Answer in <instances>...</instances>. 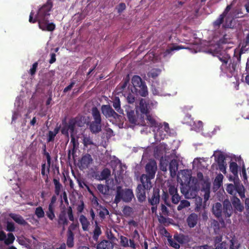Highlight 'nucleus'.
<instances>
[{
    "label": "nucleus",
    "instance_id": "nucleus-1",
    "mask_svg": "<svg viewBox=\"0 0 249 249\" xmlns=\"http://www.w3.org/2000/svg\"><path fill=\"white\" fill-rule=\"evenodd\" d=\"M232 3L228 5L224 11L213 22L212 25L215 30L233 29L235 26V18L243 17L242 9L234 8L231 10Z\"/></svg>",
    "mask_w": 249,
    "mask_h": 249
},
{
    "label": "nucleus",
    "instance_id": "nucleus-2",
    "mask_svg": "<svg viewBox=\"0 0 249 249\" xmlns=\"http://www.w3.org/2000/svg\"><path fill=\"white\" fill-rule=\"evenodd\" d=\"M227 192L232 196L230 197V201L234 210V213L241 214L244 210V206L240 199L236 195L238 194L241 199L245 198V189L242 183L239 180H234V184H228L226 188Z\"/></svg>",
    "mask_w": 249,
    "mask_h": 249
},
{
    "label": "nucleus",
    "instance_id": "nucleus-3",
    "mask_svg": "<svg viewBox=\"0 0 249 249\" xmlns=\"http://www.w3.org/2000/svg\"><path fill=\"white\" fill-rule=\"evenodd\" d=\"M212 212L216 217L221 218L222 219L229 218L234 213L231 203L228 199H225L222 204L219 202L215 203L213 206ZM222 222L224 223L223 220Z\"/></svg>",
    "mask_w": 249,
    "mask_h": 249
},
{
    "label": "nucleus",
    "instance_id": "nucleus-4",
    "mask_svg": "<svg viewBox=\"0 0 249 249\" xmlns=\"http://www.w3.org/2000/svg\"><path fill=\"white\" fill-rule=\"evenodd\" d=\"M69 220L72 222L74 220L72 209L71 206H69L67 208L64 206L61 208L57 215L56 219L57 227L61 228L62 231H64L66 226L69 224Z\"/></svg>",
    "mask_w": 249,
    "mask_h": 249
},
{
    "label": "nucleus",
    "instance_id": "nucleus-5",
    "mask_svg": "<svg viewBox=\"0 0 249 249\" xmlns=\"http://www.w3.org/2000/svg\"><path fill=\"white\" fill-rule=\"evenodd\" d=\"M131 83L133 86L134 92L138 95L146 97L148 95V89L145 82L142 80L141 77L138 75H134L131 79ZM133 92V90L131 89Z\"/></svg>",
    "mask_w": 249,
    "mask_h": 249
},
{
    "label": "nucleus",
    "instance_id": "nucleus-6",
    "mask_svg": "<svg viewBox=\"0 0 249 249\" xmlns=\"http://www.w3.org/2000/svg\"><path fill=\"white\" fill-rule=\"evenodd\" d=\"M134 197L132 190L130 189H123L121 186H118L116 188V193L114 202L117 204L121 200L125 202H130Z\"/></svg>",
    "mask_w": 249,
    "mask_h": 249
},
{
    "label": "nucleus",
    "instance_id": "nucleus-7",
    "mask_svg": "<svg viewBox=\"0 0 249 249\" xmlns=\"http://www.w3.org/2000/svg\"><path fill=\"white\" fill-rule=\"evenodd\" d=\"M157 170V165L156 161L154 160L149 161L145 165L146 174H142L141 176L140 180L151 183V179L155 178Z\"/></svg>",
    "mask_w": 249,
    "mask_h": 249
},
{
    "label": "nucleus",
    "instance_id": "nucleus-8",
    "mask_svg": "<svg viewBox=\"0 0 249 249\" xmlns=\"http://www.w3.org/2000/svg\"><path fill=\"white\" fill-rule=\"evenodd\" d=\"M142 184L138 185L136 189V195L139 202L142 203L146 200V190H150L152 187V183L140 180Z\"/></svg>",
    "mask_w": 249,
    "mask_h": 249
},
{
    "label": "nucleus",
    "instance_id": "nucleus-9",
    "mask_svg": "<svg viewBox=\"0 0 249 249\" xmlns=\"http://www.w3.org/2000/svg\"><path fill=\"white\" fill-rule=\"evenodd\" d=\"M190 180L188 181L187 184L180 183V190L181 193L184 195L186 198L191 199L196 197L197 194V189L196 187L190 186L189 185Z\"/></svg>",
    "mask_w": 249,
    "mask_h": 249
},
{
    "label": "nucleus",
    "instance_id": "nucleus-10",
    "mask_svg": "<svg viewBox=\"0 0 249 249\" xmlns=\"http://www.w3.org/2000/svg\"><path fill=\"white\" fill-rule=\"evenodd\" d=\"M168 192L170 196H171L172 202L173 203L177 204L180 200V196H179L178 189L175 185H170L169 186Z\"/></svg>",
    "mask_w": 249,
    "mask_h": 249
},
{
    "label": "nucleus",
    "instance_id": "nucleus-11",
    "mask_svg": "<svg viewBox=\"0 0 249 249\" xmlns=\"http://www.w3.org/2000/svg\"><path fill=\"white\" fill-rule=\"evenodd\" d=\"M93 161L91 156L89 154H86L82 157L80 160V168L82 169H85L89 168L90 163Z\"/></svg>",
    "mask_w": 249,
    "mask_h": 249
},
{
    "label": "nucleus",
    "instance_id": "nucleus-12",
    "mask_svg": "<svg viewBox=\"0 0 249 249\" xmlns=\"http://www.w3.org/2000/svg\"><path fill=\"white\" fill-rule=\"evenodd\" d=\"M160 191L159 189L154 188L151 196L148 197V202L152 206L157 205L159 203L160 200Z\"/></svg>",
    "mask_w": 249,
    "mask_h": 249
},
{
    "label": "nucleus",
    "instance_id": "nucleus-13",
    "mask_svg": "<svg viewBox=\"0 0 249 249\" xmlns=\"http://www.w3.org/2000/svg\"><path fill=\"white\" fill-rule=\"evenodd\" d=\"M89 125L92 134H97L102 130V122L92 121L89 123Z\"/></svg>",
    "mask_w": 249,
    "mask_h": 249
},
{
    "label": "nucleus",
    "instance_id": "nucleus-14",
    "mask_svg": "<svg viewBox=\"0 0 249 249\" xmlns=\"http://www.w3.org/2000/svg\"><path fill=\"white\" fill-rule=\"evenodd\" d=\"M125 112L129 123L132 124H137V116L136 115L134 110L129 107H127L125 108Z\"/></svg>",
    "mask_w": 249,
    "mask_h": 249
},
{
    "label": "nucleus",
    "instance_id": "nucleus-15",
    "mask_svg": "<svg viewBox=\"0 0 249 249\" xmlns=\"http://www.w3.org/2000/svg\"><path fill=\"white\" fill-rule=\"evenodd\" d=\"M80 118L78 117L72 118L70 119L68 123H67L66 121H64V124L68 127V129H70L71 134H73L75 126H76V124L79 122Z\"/></svg>",
    "mask_w": 249,
    "mask_h": 249
},
{
    "label": "nucleus",
    "instance_id": "nucleus-16",
    "mask_svg": "<svg viewBox=\"0 0 249 249\" xmlns=\"http://www.w3.org/2000/svg\"><path fill=\"white\" fill-rule=\"evenodd\" d=\"M183 48L184 47L181 45L172 44L171 46H168L167 49L163 52V56L164 57H168L172 54V52L174 51H178Z\"/></svg>",
    "mask_w": 249,
    "mask_h": 249
},
{
    "label": "nucleus",
    "instance_id": "nucleus-17",
    "mask_svg": "<svg viewBox=\"0 0 249 249\" xmlns=\"http://www.w3.org/2000/svg\"><path fill=\"white\" fill-rule=\"evenodd\" d=\"M114 247L113 243L107 240H103L96 245L97 249H112Z\"/></svg>",
    "mask_w": 249,
    "mask_h": 249
},
{
    "label": "nucleus",
    "instance_id": "nucleus-18",
    "mask_svg": "<svg viewBox=\"0 0 249 249\" xmlns=\"http://www.w3.org/2000/svg\"><path fill=\"white\" fill-rule=\"evenodd\" d=\"M178 164L177 160L173 159L169 163V171L170 175L172 177H174L177 174L178 170Z\"/></svg>",
    "mask_w": 249,
    "mask_h": 249
},
{
    "label": "nucleus",
    "instance_id": "nucleus-19",
    "mask_svg": "<svg viewBox=\"0 0 249 249\" xmlns=\"http://www.w3.org/2000/svg\"><path fill=\"white\" fill-rule=\"evenodd\" d=\"M197 221L198 215L195 213H192L190 214L187 219V222L190 228H194L196 226Z\"/></svg>",
    "mask_w": 249,
    "mask_h": 249
},
{
    "label": "nucleus",
    "instance_id": "nucleus-20",
    "mask_svg": "<svg viewBox=\"0 0 249 249\" xmlns=\"http://www.w3.org/2000/svg\"><path fill=\"white\" fill-rule=\"evenodd\" d=\"M112 106L120 114H124V110L121 107V101L118 96H115L112 98Z\"/></svg>",
    "mask_w": 249,
    "mask_h": 249
},
{
    "label": "nucleus",
    "instance_id": "nucleus-21",
    "mask_svg": "<svg viewBox=\"0 0 249 249\" xmlns=\"http://www.w3.org/2000/svg\"><path fill=\"white\" fill-rule=\"evenodd\" d=\"M140 106L139 110L142 113V115H147L149 113L148 108V105L146 103L144 99H142L140 101Z\"/></svg>",
    "mask_w": 249,
    "mask_h": 249
},
{
    "label": "nucleus",
    "instance_id": "nucleus-22",
    "mask_svg": "<svg viewBox=\"0 0 249 249\" xmlns=\"http://www.w3.org/2000/svg\"><path fill=\"white\" fill-rule=\"evenodd\" d=\"M114 110L109 105H103L101 107L102 113L106 118H110Z\"/></svg>",
    "mask_w": 249,
    "mask_h": 249
},
{
    "label": "nucleus",
    "instance_id": "nucleus-23",
    "mask_svg": "<svg viewBox=\"0 0 249 249\" xmlns=\"http://www.w3.org/2000/svg\"><path fill=\"white\" fill-rule=\"evenodd\" d=\"M79 221L82 225L83 230L84 231H88L90 223L87 218L84 215L81 214L79 216Z\"/></svg>",
    "mask_w": 249,
    "mask_h": 249
},
{
    "label": "nucleus",
    "instance_id": "nucleus-24",
    "mask_svg": "<svg viewBox=\"0 0 249 249\" xmlns=\"http://www.w3.org/2000/svg\"><path fill=\"white\" fill-rule=\"evenodd\" d=\"M110 176V171L107 168H104L101 172L100 175L95 176V178L98 180L107 179Z\"/></svg>",
    "mask_w": 249,
    "mask_h": 249
},
{
    "label": "nucleus",
    "instance_id": "nucleus-25",
    "mask_svg": "<svg viewBox=\"0 0 249 249\" xmlns=\"http://www.w3.org/2000/svg\"><path fill=\"white\" fill-rule=\"evenodd\" d=\"M91 115L92 121L102 122L101 115L97 107H94L91 108Z\"/></svg>",
    "mask_w": 249,
    "mask_h": 249
},
{
    "label": "nucleus",
    "instance_id": "nucleus-26",
    "mask_svg": "<svg viewBox=\"0 0 249 249\" xmlns=\"http://www.w3.org/2000/svg\"><path fill=\"white\" fill-rule=\"evenodd\" d=\"M10 216L17 223L22 225H26L27 222L24 219V218L20 215L15 213L10 214Z\"/></svg>",
    "mask_w": 249,
    "mask_h": 249
},
{
    "label": "nucleus",
    "instance_id": "nucleus-27",
    "mask_svg": "<svg viewBox=\"0 0 249 249\" xmlns=\"http://www.w3.org/2000/svg\"><path fill=\"white\" fill-rule=\"evenodd\" d=\"M146 119L150 127H159L161 125V124H159L151 115L149 114L146 115Z\"/></svg>",
    "mask_w": 249,
    "mask_h": 249
},
{
    "label": "nucleus",
    "instance_id": "nucleus-28",
    "mask_svg": "<svg viewBox=\"0 0 249 249\" xmlns=\"http://www.w3.org/2000/svg\"><path fill=\"white\" fill-rule=\"evenodd\" d=\"M74 236L73 232L69 231V233H67V245L69 248H71L74 246Z\"/></svg>",
    "mask_w": 249,
    "mask_h": 249
},
{
    "label": "nucleus",
    "instance_id": "nucleus-29",
    "mask_svg": "<svg viewBox=\"0 0 249 249\" xmlns=\"http://www.w3.org/2000/svg\"><path fill=\"white\" fill-rule=\"evenodd\" d=\"M95 227L93 231V234L92 236V239L96 242L98 240L99 236L102 234V231L100 227L98 225L97 222L95 221Z\"/></svg>",
    "mask_w": 249,
    "mask_h": 249
},
{
    "label": "nucleus",
    "instance_id": "nucleus-30",
    "mask_svg": "<svg viewBox=\"0 0 249 249\" xmlns=\"http://www.w3.org/2000/svg\"><path fill=\"white\" fill-rule=\"evenodd\" d=\"M59 128L56 127L54 128L53 131H49L47 136V141L48 142H53L54 140L55 137L58 133Z\"/></svg>",
    "mask_w": 249,
    "mask_h": 249
},
{
    "label": "nucleus",
    "instance_id": "nucleus-31",
    "mask_svg": "<svg viewBox=\"0 0 249 249\" xmlns=\"http://www.w3.org/2000/svg\"><path fill=\"white\" fill-rule=\"evenodd\" d=\"M158 218L159 222L165 226H169L171 223V221H172V219L166 218L163 214H160Z\"/></svg>",
    "mask_w": 249,
    "mask_h": 249
},
{
    "label": "nucleus",
    "instance_id": "nucleus-32",
    "mask_svg": "<svg viewBox=\"0 0 249 249\" xmlns=\"http://www.w3.org/2000/svg\"><path fill=\"white\" fill-rule=\"evenodd\" d=\"M53 181L54 185V193L58 196L62 187V184L59 182V179L53 178Z\"/></svg>",
    "mask_w": 249,
    "mask_h": 249
},
{
    "label": "nucleus",
    "instance_id": "nucleus-33",
    "mask_svg": "<svg viewBox=\"0 0 249 249\" xmlns=\"http://www.w3.org/2000/svg\"><path fill=\"white\" fill-rule=\"evenodd\" d=\"M201 191L204 192L203 208H204L206 206L207 201L209 200L210 196V190L209 187H206L205 188H203Z\"/></svg>",
    "mask_w": 249,
    "mask_h": 249
},
{
    "label": "nucleus",
    "instance_id": "nucleus-34",
    "mask_svg": "<svg viewBox=\"0 0 249 249\" xmlns=\"http://www.w3.org/2000/svg\"><path fill=\"white\" fill-rule=\"evenodd\" d=\"M174 239L179 244H183L186 242V238L182 234H175Z\"/></svg>",
    "mask_w": 249,
    "mask_h": 249
},
{
    "label": "nucleus",
    "instance_id": "nucleus-35",
    "mask_svg": "<svg viewBox=\"0 0 249 249\" xmlns=\"http://www.w3.org/2000/svg\"><path fill=\"white\" fill-rule=\"evenodd\" d=\"M46 215L47 217L51 221H53L55 217L54 213V207H52L51 206H48V211H46Z\"/></svg>",
    "mask_w": 249,
    "mask_h": 249
},
{
    "label": "nucleus",
    "instance_id": "nucleus-36",
    "mask_svg": "<svg viewBox=\"0 0 249 249\" xmlns=\"http://www.w3.org/2000/svg\"><path fill=\"white\" fill-rule=\"evenodd\" d=\"M230 169L231 172L235 177H237L238 176V166L236 162H231L230 164Z\"/></svg>",
    "mask_w": 249,
    "mask_h": 249
},
{
    "label": "nucleus",
    "instance_id": "nucleus-37",
    "mask_svg": "<svg viewBox=\"0 0 249 249\" xmlns=\"http://www.w3.org/2000/svg\"><path fill=\"white\" fill-rule=\"evenodd\" d=\"M35 214L39 218H43L45 216V213L42 207L39 206L36 208Z\"/></svg>",
    "mask_w": 249,
    "mask_h": 249
},
{
    "label": "nucleus",
    "instance_id": "nucleus-38",
    "mask_svg": "<svg viewBox=\"0 0 249 249\" xmlns=\"http://www.w3.org/2000/svg\"><path fill=\"white\" fill-rule=\"evenodd\" d=\"M83 143L85 147H87L88 145H93L94 143L92 138L89 136H84Z\"/></svg>",
    "mask_w": 249,
    "mask_h": 249
},
{
    "label": "nucleus",
    "instance_id": "nucleus-39",
    "mask_svg": "<svg viewBox=\"0 0 249 249\" xmlns=\"http://www.w3.org/2000/svg\"><path fill=\"white\" fill-rule=\"evenodd\" d=\"M130 80L129 75L127 74L126 77L124 79L123 81L121 83L119 84V86L120 87V89L122 90H124L127 85L128 84Z\"/></svg>",
    "mask_w": 249,
    "mask_h": 249
},
{
    "label": "nucleus",
    "instance_id": "nucleus-40",
    "mask_svg": "<svg viewBox=\"0 0 249 249\" xmlns=\"http://www.w3.org/2000/svg\"><path fill=\"white\" fill-rule=\"evenodd\" d=\"M15 239L14 234L12 233H9L7 234V238L4 240L5 244L7 245H10L13 243Z\"/></svg>",
    "mask_w": 249,
    "mask_h": 249
},
{
    "label": "nucleus",
    "instance_id": "nucleus-41",
    "mask_svg": "<svg viewBox=\"0 0 249 249\" xmlns=\"http://www.w3.org/2000/svg\"><path fill=\"white\" fill-rule=\"evenodd\" d=\"M190 205V203L186 200H181L180 202V204L177 207V210L178 211H180L184 208L188 207Z\"/></svg>",
    "mask_w": 249,
    "mask_h": 249
},
{
    "label": "nucleus",
    "instance_id": "nucleus-42",
    "mask_svg": "<svg viewBox=\"0 0 249 249\" xmlns=\"http://www.w3.org/2000/svg\"><path fill=\"white\" fill-rule=\"evenodd\" d=\"M169 194L167 192L163 191V193L161 195V199L163 200L165 205L170 206V202L169 198Z\"/></svg>",
    "mask_w": 249,
    "mask_h": 249
},
{
    "label": "nucleus",
    "instance_id": "nucleus-43",
    "mask_svg": "<svg viewBox=\"0 0 249 249\" xmlns=\"http://www.w3.org/2000/svg\"><path fill=\"white\" fill-rule=\"evenodd\" d=\"M71 143L72 144V147L78 149L79 143L78 140L76 139L73 134L71 135Z\"/></svg>",
    "mask_w": 249,
    "mask_h": 249
},
{
    "label": "nucleus",
    "instance_id": "nucleus-44",
    "mask_svg": "<svg viewBox=\"0 0 249 249\" xmlns=\"http://www.w3.org/2000/svg\"><path fill=\"white\" fill-rule=\"evenodd\" d=\"M162 126L161 125L160 127H159V130L155 134V137L156 139H160V140H163L166 136L165 134H162L161 133V130H160V128H162Z\"/></svg>",
    "mask_w": 249,
    "mask_h": 249
},
{
    "label": "nucleus",
    "instance_id": "nucleus-45",
    "mask_svg": "<svg viewBox=\"0 0 249 249\" xmlns=\"http://www.w3.org/2000/svg\"><path fill=\"white\" fill-rule=\"evenodd\" d=\"M160 71L158 69H152L148 73V75L150 77L153 78H156L159 74Z\"/></svg>",
    "mask_w": 249,
    "mask_h": 249
},
{
    "label": "nucleus",
    "instance_id": "nucleus-46",
    "mask_svg": "<svg viewBox=\"0 0 249 249\" xmlns=\"http://www.w3.org/2000/svg\"><path fill=\"white\" fill-rule=\"evenodd\" d=\"M120 244L124 247H128V239L124 236H121Z\"/></svg>",
    "mask_w": 249,
    "mask_h": 249
},
{
    "label": "nucleus",
    "instance_id": "nucleus-47",
    "mask_svg": "<svg viewBox=\"0 0 249 249\" xmlns=\"http://www.w3.org/2000/svg\"><path fill=\"white\" fill-rule=\"evenodd\" d=\"M42 154L46 156L47 161V164H48V173L49 172V169L51 165V157L50 155V154L47 151H43Z\"/></svg>",
    "mask_w": 249,
    "mask_h": 249
},
{
    "label": "nucleus",
    "instance_id": "nucleus-48",
    "mask_svg": "<svg viewBox=\"0 0 249 249\" xmlns=\"http://www.w3.org/2000/svg\"><path fill=\"white\" fill-rule=\"evenodd\" d=\"M115 8L117 10L118 13L120 14L126 9L125 4L124 2H121Z\"/></svg>",
    "mask_w": 249,
    "mask_h": 249
},
{
    "label": "nucleus",
    "instance_id": "nucleus-49",
    "mask_svg": "<svg viewBox=\"0 0 249 249\" xmlns=\"http://www.w3.org/2000/svg\"><path fill=\"white\" fill-rule=\"evenodd\" d=\"M46 163H43L41 165V175L45 178V182H47L48 180V175L45 173Z\"/></svg>",
    "mask_w": 249,
    "mask_h": 249
},
{
    "label": "nucleus",
    "instance_id": "nucleus-50",
    "mask_svg": "<svg viewBox=\"0 0 249 249\" xmlns=\"http://www.w3.org/2000/svg\"><path fill=\"white\" fill-rule=\"evenodd\" d=\"M216 161L217 162L218 165L226 162L225 156L223 154L219 155L217 157Z\"/></svg>",
    "mask_w": 249,
    "mask_h": 249
},
{
    "label": "nucleus",
    "instance_id": "nucleus-51",
    "mask_svg": "<svg viewBox=\"0 0 249 249\" xmlns=\"http://www.w3.org/2000/svg\"><path fill=\"white\" fill-rule=\"evenodd\" d=\"M126 100L129 104H133L135 101V97L134 95L129 93L127 94L126 97Z\"/></svg>",
    "mask_w": 249,
    "mask_h": 249
},
{
    "label": "nucleus",
    "instance_id": "nucleus-52",
    "mask_svg": "<svg viewBox=\"0 0 249 249\" xmlns=\"http://www.w3.org/2000/svg\"><path fill=\"white\" fill-rule=\"evenodd\" d=\"M161 211L163 215L165 216H168L169 215V212L167 208L163 204H161Z\"/></svg>",
    "mask_w": 249,
    "mask_h": 249
},
{
    "label": "nucleus",
    "instance_id": "nucleus-53",
    "mask_svg": "<svg viewBox=\"0 0 249 249\" xmlns=\"http://www.w3.org/2000/svg\"><path fill=\"white\" fill-rule=\"evenodd\" d=\"M196 200L197 208H200L201 207H203V199L201 197L198 196L197 197H196Z\"/></svg>",
    "mask_w": 249,
    "mask_h": 249
},
{
    "label": "nucleus",
    "instance_id": "nucleus-54",
    "mask_svg": "<svg viewBox=\"0 0 249 249\" xmlns=\"http://www.w3.org/2000/svg\"><path fill=\"white\" fill-rule=\"evenodd\" d=\"M37 66L38 63L37 62L33 64L32 67L30 70V73L31 75H33L36 73Z\"/></svg>",
    "mask_w": 249,
    "mask_h": 249
},
{
    "label": "nucleus",
    "instance_id": "nucleus-55",
    "mask_svg": "<svg viewBox=\"0 0 249 249\" xmlns=\"http://www.w3.org/2000/svg\"><path fill=\"white\" fill-rule=\"evenodd\" d=\"M14 224L12 222H8L7 223L6 230L8 231H15Z\"/></svg>",
    "mask_w": 249,
    "mask_h": 249
},
{
    "label": "nucleus",
    "instance_id": "nucleus-56",
    "mask_svg": "<svg viewBox=\"0 0 249 249\" xmlns=\"http://www.w3.org/2000/svg\"><path fill=\"white\" fill-rule=\"evenodd\" d=\"M106 213L107 214H108V210L106 208H103V210L100 211L99 213V215L102 219H104L105 217Z\"/></svg>",
    "mask_w": 249,
    "mask_h": 249
},
{
    "label": "nucleus",
    "instance_id": "nucleus-57",
    "mask_svg": "<svg viewBox=\"0 0 249 249\" xmlns=\"http://www.w3.org/2000/svg\"><path fill=\"white\" fill-rule=\"evenodd\" d=\"M226 35L224 36L223 37L220 38L218 41V45H221L222 44H225L228 43L229 42V40L226 37Z\"/></svg>",
    "mask_w": 249,
    "mask_h": 249
},
{
    "label": "nucleus",
    "instance_id": "nucleus-58",
    "mask_svg": "<svg viewBox=\"0 0 249 249\" xmlns=\"http://www.w3.org/2000/svg\"><path fill=\"white\" fill-rule=\"evenodd\" d=\"M85 208V204L83 201H80V204L77 205V211L78 213H81Z\"/></svg>",
    "mask_w": 249,
    "mask_h": 249
},
{
    "label": "nucleus",
    "instance_id": "nucleus-59",
    "mask_svg": "<svg viewBox=\"0 0 249 249\" xmlns=\"http://www.w3.org/2000/svg\"><path fill=\"white\" fill-rule=\"evenodd\" d=\"M62 124H63V127L61 130V133L65 135L68 136L69 135V130H70L69 129H68V127L66 125V124H64V121H62Z\"/></svg>",
    "mask_w": 249,
    "mask_h": 249
},
{
    "label": "nucleus",
    "instance_id": "nucleus-60",
    "mask_svg": "<svg viewBox=\"0 0 249 249\" xmlns=\"http://www.w3.org/2000/svg\"><path fill=\"white\" fill-rule=\"evenodd\" d=\"M226 162L218 165L219 170L224 174L226 173Z\"/></svg>",
    "mask_w": 249,
    "mask_h": 249
},
{
    "label": "nucleus",
    "instance_id": "nucleus-61",
    "mask_svg": "<svg viewBox=\"0 0 249 249\" xmlns=\"http://www.w3.org/2000/svg\"><path fill=\"white\" fill-rule=\"evenodd\" d=\"M216 249H226L225 242L217 243L215 245Z\"/></svg>",
    "mask_w": 249,
    "mask_h": 249
},
{
    "label": "nucleus",
    "instance_id": "nucleus-62",
    "mask_svg": "<svg viewBox=\"0 0 249 249\" xmlns=\"http://www.w3.org/2000/svg\"><path fill=\"white\" fill-rule=\"evenodd\" d=\"M169 243L170 245L175 249H178L180 248L179 243L178 242L177 243L175 240V241L171 240L169 241Z\"/></svg>",
    "mask_w": 249,
    "mask_h": 249
},
{
    "label": "nucleus",
    "instance_id": "nucleus-63",
    "mask_svg": "<svg viewBox=\"0 0 249 249\" xmlns=\"http://www.w3.org/2000/svg\"><path fill=\"white\" fill-rule=\"evenodd\" d=\"M75 81H72L69 85L64 88L63 90V92L64 93L67 92L68 91L70 90L75 85Z\"/></svg>",
    "mask_w": 249,
    "mask_h": 249
},
{
    "label": "nucleus",
    "instance_id": "nucleus-64",
    "mask_svg": "<svg viewBox=\"0 0 249 249\" xmlns=\"http://www.w3.org/2000/svg\"><path fill=\"white\" fill-rule=\"evenodd\" d=\"M223 178V176L222 175L220 174L218 175L215 178V181L217 183L219 186L221 185V184L222 183V180Z\"/></svg>",
    "mask_w": 249,
    "mask_h": 249
}]
</instances>
